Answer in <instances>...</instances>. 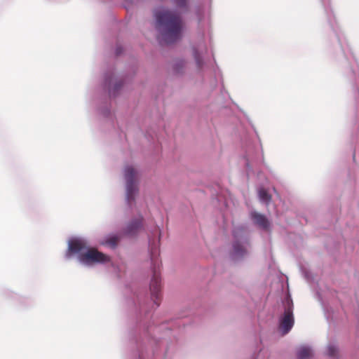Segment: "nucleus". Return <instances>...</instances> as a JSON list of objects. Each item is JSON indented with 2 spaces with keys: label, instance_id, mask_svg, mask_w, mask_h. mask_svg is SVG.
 Here are the masks:
<instances>
[{
  "label": "nucleus",
  "instance_id": "obj_5",
  "mask_svg": "<svg viewBox=\"0 0 359 359\" xmlns=\"http://www.w3.org/2000/svg\"><path fill=\"white\" fill-rule=\"evenodd\" d=\"M123 176L126 181V201L129 208H132L138 193L137 172L131 165H126Z\"/></svg>",
  "mask_w": 359,
  "mask_h": 359
},
{
  "label": "nucleus",
  "instance_id": "obj_9",
  "mask_svg": "<svg viewBox=\"0 0 359 359\" xmlns=\"http://www.w3.org/2000/svg\"><path fill=\"white\" fill-rule=\"evenodd\" d=\"M143 220L144 218L142 215L132 219L125 227L124 234L130 237L137 236L144 229Z\"/></svg>",
  "mask_w": 359,
  "mask_h": 359
},
{
  "label": "nucleus",
  "instance_id": "obj_20",
  "mask_svg": "<svg viewBox=\"0 0 359 359\" xmlns=\"http://www.w3.org/2000/svg\"><path fill=\"white\" fill-rule=\"evenodd\" d=\"M354 79L356 83L359 82V67H358V65L356 64V69L352 70Z\"/></svg>",
  "mask_w": 359,
  "mask_h": 359
},
{
  "label": "nucleus",
  "instance_id": "obj_24",
  "mask_svg": "<svg viewBox=\"0 0 359 359\" xmlns=\"http://www.w3.org/2000/svg\"><path fill=\"white\" fill-rule=\"evenodd\" d=\"M139 359H144L143 353L140 354Z\"/></svg>",
  "mask_w": 359,
  "mask_h": 359
},
{
  "label": "nucleus",
  "instance_id": "obj_6",
  "mask_svg": "<svg viewBox=\"0 0 359 359\" xmlns=\"http://www.w3.org/2000/svg\"><path fill=\"white\" fill-rule=\"evenodd\" d=\"M284 312L279 318V330L283 335L287 334L294 323L293 316V302L290 296H287L283 301Z\"/></svg>",
  "mask_w": 359,
  "mask_h": 359
},
{
  "label": "nucleus",
  "instance_id": "obj_23",
  "mask_svg": "<svg viewBox=\"0 0 359 359\" xmlns=\"http://www.w3.org/2000/svg\"><path fill=\"white\" fill-rule=\"evenodd\" d=\"M122 52H123V48L120 46H118L116 48V50H115L116 55H119L122 53Z\"/></svg>",
  "mask_w": 359,
  "mask_h": 359
},
{
  "label": "nucleus",
  "instance_id": "obj_10",
  "mask_svg": "<svg viewBox=\"0 0 359 359\" xmlns=\"http://www.w3.org/2000/svg\"><path fill=\"white\" fill-rule=\"evenodd\" d=\"M251 218L254 223L259 228L266 230L269 227V222L264 215L257 212H252Z\"/></svg>",
  "mask_w": 359,
  "mask_h": 359
},
{
  "label": "nucleus",
  "instance_id": "obj_14",
  "mask_svg": "<svg viewBox=\"0 0 359 359\" xmlns=\"http://www.w3.org/2000/svg\"><path fill=\"white\" fill-rule=\"evenodd\" d=\"M312 349L308 346H302L299 347L297 352L298 359H309L312 356Z\"/></svg>",
  "mask_w": 359,
  "mask_h": 359
},
{
  "label": "nucleus",
  "instance_id": "obj_19",
  "mask_svg": "<svg viewBox=\"0 0 359 359\" xmlns=\"http://www.w3.org/2000/svg\"><path fill=\"white\" fill-rule=\"evenodd\" d=\"M172 1L178 8L185 9V10L187 9L189 0H172Z\"/></svg>",
  "mask_w": 359,
  "mask_h": 359
},
{
  "label": "nucleus",
  "instance_id": "obj_7",
  "mask_svg": "<svg viewBox=\"0 0 359 359\" xmlns=\"http://www.w3.org/2000/svg\"><path fill=\"white\" fill-rule=\"evenodd\" d=\"M104 86L108 90L110 97H116L123 86V81L118 79L114 70H111L104 75Z\"/></svg>",
  "mask_w": 359,
  "mask_h": 359
},
{
  "label": "nucleus",
  "instance_id": "obj_17",
  "mask_svg": "<svg viewBox=\"0 0 359 359\" xmlns=\"http://www.w3.org/2000/svg\"><path fill=\"white\" fill-rule=\"evenodd\" d=\"M256 158L257 157H255L254 155L251 154V151H248L246 152L245 158V165L248 171H250L251 170V164L253 163Z\"/></svg>",
  "mask_w": 359,
  "mask_h": 359
},
{
  "label": "nucleus",
  "instance_id": "obj_2",
  "mask_svg": "<svg viewBox=\"0 0 359 359\" xmlns=\"http://www.w3.org/2000/svg\"><path fill=\"white\" fill-rule=\"evenodd\" d=\"M154 17L161 42L172 44L182 38L183 22L178 13L161 7L154 11Z\"/></svg>",
  "mask_w": 359,
  "mask_h": 359
},
{
  "label": "nucleus",
  "instance_id": "obj_21",
  "mask_svg": "<svg viewBox=\"0 0 359 359\" xmlns=\"http://www.w3.org/2000/svg\"><path fill=\"white\" fill-rule=\"evenodd\" d=\"M100 114L107 117L110 114V110L107 107H106L100 110Z\"/></svg>",
  "mask_w": 359,
  "mask_h": 359
},
{
  "label": "nucleus",
  "instance_id": "obj_1",
  "mask_svg": "<svg viewBox=\"0 0 359 359\" xmlns=\"http://www.w3.org/2000/svg\"><path fill=\"white\" fill-rule=\"evenodd\" d=\"M74 257L81 265L88 268L111 261L108 255L96 248H90L88 240L81 236L72 237L68 240L65 258L71 259Z\"/></svg>",
  "mask_w": 359,
  "mask_h": 359
},
{
  "label": "nucleus",
  "instance_id": "obj_22",
  "mask_svg": "<svg viewBox=\"0 0 359 359\" xmlns=\"http://www.w3.org/2000/svg\"><path fill=\"white\" fill-rule=\"evenodd\" d=\"M302 273L304 276V278L308 282L311 280V274L309 271H307L306 270H302Z\"/></svg>",
  "mask_w": 359,
  "mask_h": 359
},
{
  "label": "nucleus",
  "instance_id": "obj_18",
  "mask_svg": "<svg viewBox=\"0 0 359 359\" xmlns=\"http://www.w3.org/2000/svg\"><path fill=\"white\" fill-rule=\"evenodd\" d=\"M185 65H186L185 60H184L182 59L177 60L174 64V67H173L174 71L176 73H181L182 72L183 69L184 68Z\"/></svg>",
  "mask_w": 359,
  "mask_h": 359
},
{
  "label": "nucleus",
  "instance_id": "obj_4",
  "mask_svg": "<svg viewBox=\"0 0 359 359\" xmlns=\"http://www.w3.org/2000/svg\"><path fill=\"white\" fill-rule=\"evenodd\" d=\"M233 241L231 258L239 261L247 257L250 253V244L248 238V231L246 227L238 226L233 230Z\"/></svg>",
  "mask_w": 359,
  "mask_h": 359
},
{
  "label": "nucleus",
  "instance_id": "obj_12",
  "mask_svg": "<svg viewBox=\"0 0 359 359\" xmlns=\"http://www.w3.org/2000/svg\"><path fill=\"white\" fill-rule=\"evenodd\" d=\"M119 241V236L116 234H110L104 238L101 241L102 245L108 246L111 249L116 248Z\"/></svg>",
  "mask_w": 359,
  "mask_h": 359
},
{
  "label": "nucleus",
  "instance_id": "obj_16",
  "mask_svg": "<svg viewBox=\"0 0 359 359\" xmlns=\"http://www.w3.org/2000/svg\"><path fill=\"white\" fill-rule=\"evenodd\" d=\"M258 196L260 201L265 204H268L271 201V196L263 188L259 189Z\"/></svg>",
  "mask_w": 359,
  "mask_h": 359
},
{
  "label": "nucleus",
  "instance_id": "obj_15",
  "mask_svg": "<svg viewBox=\"0 0 359 359\" xmlns=\"http://www.w3.org/2000/svg\"><path fill=\"white\" fill-rule=\"evenodd\" d=\"M326 353L331 358H337L338 353V348L333 342H330L327 346Z\"/></svg>",
  "mask_w": 359,
  "mask_h": 359
},
{
  "label": "nucleus",
  "instance_id": "obj_8",
  "mask_svg": "<svg viewBox=\"0 0 359 359\" xmlns=\"http://www.w3.org/2000/svg\"><path fill=\"white\" fill-rule=\"evenodd\" d=\"M207 53V46L203 41H201L192 46V55L198 69L204 65L203 55Z\"/></svg>",
  "mask_w": 359,
  "mask_h": 359
},
{
  "label": "nucleus",
  "instance_id": "obj_3",
  "mask_svg": "<svg viewBox=\"0 0 359 359\" xmlns=\"http://www.w3.org/2000/svg\"><path fill=\"white\" fill-rule=\"evenodd\" d=\"M160 237L159 231L154 232L152 238L149 236V252L152 270L150 291L151 299L153 302L152 306L155 309L158 307L161 299V276L158 271L161 266V262L158 260Z\"/></svg>",
  "mask_w": 359,
  "mask_h": 359
},
{
  "label": "nucleus",
  "instance_id": "obj_11",
  "mask_svg": "<svg viewBox=\"0 0 359 359\" xmlns=\"http://www.w3.org/2000/svg\"><path fill=\"white\" fill-rule=\"evenodd\" d=\"M320 2L324 8L325 12L327 15L329 23L330 24L332 28L336 32L334 25L335 22V19L332 8L331 7V0H320Z\"/></svg>",
  "mask_w": 359,
  "mask_h": 359
},
{
  "label": "nucleus",
  "instance_id": "obj_13",
  "mask_svg": "<svg viewBox=\"0 0 359 359\" xmlns=\"http://www.w3.org/2000/svg\"><path fill=\"white\" fill-rule=\"evenodd\" d=\"M337 37H338L340 47L341 48V51H342L344 57H346V59H347L348 60H350L351 59L355 60L354 55L351 51V49L349 45L345 41H342L341 39H339V36H337Z\"/></svg>",
  "mask_w": 359,
  "mask_h": 359
}]
</instances>
